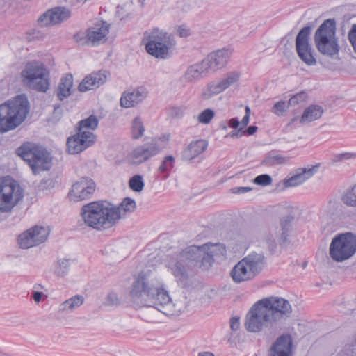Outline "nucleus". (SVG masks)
Returning <instances> with one entry per match:
<instances>
[{"mask_svg": "<svg viewBox=\"0 0 356 356\" xmlns=\"http://www.w3.org/2000/svg\"><path fill=\"white\" fill-rule=\"evenodd\" d=\"M128 298L136 306L154 307L168 316L179 315L186 308L183 301H172L162 280L149 269L134 276Z\"/></svg>", "mask_w": 356, "mask_h": 356, "instance_id": "nucleus-1", "label": "nucleus"}, {"mask_svg": "<svg viewBox=\"0 0 356 356\" xmlns=\"http://www.w3.org/2000/svg\"><path fill=\"white\" fill-rule=\"evenodd\" d=\"M292 313L290 302L281 297L262 298L252 305L245 317L244 327L248 332L258 333L265 328L276 327Z\"/></svg>", "mask_w": 356, "mask_h": 356, "instance_id": "nucleus-2", "label": "nucleus"}, {"mask_svg": "<svg viewBox=\"0 0 356 356\" xmlns=\"http://www.w3.org/2000/svg\"><path fill=\"white\" fill-rule=\"evenodd\" d=\"M80 215L86 227L98 232L111 228L121 218L120 208L106 201H95L83 205Z\"/></svg>", "mask_w": 356, "mask_h": 356, "instance_id": "nucleus-3", "label": "nucleus"}, {"mask_svg": "<svg viewBox=\"0 0 356 356\" xmlns=\"http://www.w3.org/2000/svg\"><path fill=\"white\" fill-rule=\"evenodd\" d=\"M265 264L264 254L252 253L234 266L230 275L236 283L251 280L261 272Z\"/></svg>", "mask_w": 356, "mask_h": 356, "instance_id": "nucleus-4", "label": "nucleus"}, {"mask_svg": "<svg viewBox=\"0 0 356 356\" xmlns=\"http://www.w3.org/2000/svg\"><path fill=\"white\" fill-rule=\"evenodd\" d=\"M334 19L325 20L316 31L314 42L318 51L325 56L332 57L337 54L339 47L335 36Z\"/></svg>", "mask_w": 356, "mask_h": 356, "instance_id": "nucleus-5", "label": "nucleus"}, {"mask_svg": "<svg viewBox=\"0 0 356 356\" xmlns=\"http://www.w3.org/2000/svg\"><path fill=\"white\" fill-rule=\"evenodd\" d=\"M23 83L29 88L45 92L49 87V72L39 61L29 62L21 72Z\"/></svg>", "mask_w": 356, "mask_h": 356, "instance_id": "nucleus-6", "label": "nucleus"}, {"mask_svg": "<svg viewBox=\"0 0 356 356\" xmlns=\"http://www.w3.org/2000/svg\"><path fill=\"white\" fill-rule=\"evenodd\" d=\"M17 152L29 163L34 174L50 168V155L41 146L27 143L19 147Z\"/></svg>", "mask_w": 356, "mask_h": 356, "instance_id": "nucleus-7", "label": "nucleus"}, {"mask_svg": "<svg viewBox=\"0 0 356 356\" xmlns=\"http://www.w3.org/2000/svg\"><path fill=\"white\" fill-rule=\"evenodd\" d=\"M355 252L356 236L351 232L336 235L330 244V256L337 262H342L350 259Z\"/></svg>", "mask_w": 356, "mask_h": 356, "instance_id": "nucleus-8", "label": "nucleus"}, {"mask_svg": "<svg viewBox=\"0 0 356 356\" xmlns=\"http://www.w3.org/2000/svg\"><path fill=\"white\" fill-rule=\"evenodd\" d=\"M23 190L10 177L0 179V213H9L22 200Z\"/></svg>", "mask_w": 356, "mask_h": 356, "instance_id": "nucleus-9", "label": "nucleus"}, {"mask_svg": "<svg viewBox=\"0 0 356 356\" xmlns=\"http://www.w3.org/2000/svg\"><path fill=\"white\" fill-rule=\"evenodd\" d=\"M168 140V136H163L161 138H155L149 143L137 146L129 154V162L133 165H139L147 161L164 149Z\"/></svg>", "mask_w": 356, "mask_h": 356, "instance_id": "nucleus-10", "label": "nucleus"}, {"mask_svg": "<svg viewBox=\"0 0 356 356\" xmlns=\"http://www.w3.org/2000/svg\"><path fill=\"white\" fill-rule=\"evenodd\" d=\"M311 32L310 26H305L298 33L296 38V49L299 58L307 65H314L316 60L314 56V50L309 43Z\"/></svg>", "mask_w": 356, "mask_h": 356, "instance_id": "nucleus-11", "label": "nucleus"}, {"mask_svg": "<svg viewBox=\"0 0 356 356\" xmlns=\"http://www.w3.org/2000/svg\"><path fill=\"white\" fill-rule=\"evenodd\" d=\"M49 231L42 226H35L19 235L17 242L21 248L28 249L44 243Z\"/></svg>", "mask_w": 356, "mask_h": 356, "instance_id": "nucleus-12", "label": "nucleus"}, {"mask_svg": "<svg viewBox=\"0 0 356 356\" xmlns=\"http://www.w3.org/2000/svg\"><path fill=\"white\" fill-rule=\"evenodd\" d=\"M95 140L96 136L92 131L77 129V133L67 140L68 152L72 154H79L92 146Z\"/></svg>", "mask_w": 356, "mask_h": 356, "instance_id": "nucleus-13", "label": "nucleus"}, {"mask_svg": "<svg viewBox=\"0 0 356 356\" xmlns=\"http://www.w3.org/2000/svg\"><path fill=\"white\" fill-rule=\"evenodd\" d=\"M95 190V182L91 179L82 177L72 185L68 197L74 202L85 200L91 197Z\"/></svg>", "mask_w": 356, "mask_h": 356, "instance_id": "nucleus-14", "label": "nucleus"}, {"mask_svg": "<svg viewBox=\"0 0 356 356\" xmlns=\"http://www.w3.org/2000/svg\"><path fill=\"white\" fill-rule=\"evenodd\" d=\"M232 52L230 49H218L210 53L202 61L209 72H216L223 68L228 63Z\"/></svg>", "mask_w": 356, "mask_h": 356, "instance_id": "nucleus-15", "label": "nucleus"}, {"mask_svg": "<svg viewBox=\"0 0 356 356\" xmlns=\"http://www.w3.org/2000/svg\"><path fill=\"white\" fill-rule=\"evenodd\" d=\"M71 12L65 7H56L42 14L38 22L42 26H53L67 20Z\"/></svg>", "mask_w": 356, "mask_h": 356, "instance_id": "nucleus-16", "label": "nucleus"}, {"mask_svg": "<svg viewBox=\"0 0 356 356\" xmlns=\"http://www.w3.org/2000/svg\"><path fill=\"white\" fill-rule=\"evenodd\" d=\"M207 249V245L201 246L191 245L183 250L178 254L181 259L187 263L188 267H195L198 264H202V259L204 257V251Z\"/></svg>", "mask_w": 356, "mask_h": 356, "instance_id": "nucleus-17", "label": "nucleus"}, {"mask_svg": "<svg viewBox=\"0 0 356 356\" xmlns=\"http://www.w3.org/2000/svg\"><path fill=\"white\" fill-rule=\"evenodd\" d=\"M319 167L320 164L318 163L297 169L294 175L284 180V185L286 187H293L303 184L317 172Z\"/></svg>", "mask_w": 356, "mask_h": 356, "instance_id": "nucleus-18", "label": "nucleus"}, {"mask_svg": "<svg viewBox=\"0 0 356 356\" xmlns=\"http://www.w3.org/2000/svg\"><path fill=\"white\" fill-rule=\"evenodd\" d=\"M168 270L174 276L176 281L180 283H186L188 279V270L191 267L187 266V263L179 255L169 261L167 265Z\"/></svg>", "mask_w": 356, "mask_h": 356, "instance_id": "nucleus-19", "label": "nucleus"}, {"mask_svg": "<svg viewBox=\"0 0 356 356\" xmlns=\"http://www.w3.org/2000/svg\"><path fill=\"white\" fill-rule=\"evenodd\" d=\"M107 78L106 72L99 71L87 75L79 83L78 89L80 92H86L98 88L104 84Z\"/></svg>", "mask_w": 356, "mask_h": 356, "instance_id": "nucleus-20", "label": "nucleus"}, {"mask_svg": "<svg viewBox=\"0 0 356 356\" xmlns=\"http://www.w3.org/2000/svg\"><path fill=\"white\" fill-rule=\"evenodd\" d=\"M147 97V91L143 88H138L131 91H125L120 98L122 107L128 108L134 107L142 102Z\"/></svg>", "mask_w": 356, "mask_h": 356, "instance_id": "nucleus-21", "label": "nucleus"}, {"mask_svg": "<svg viewBox=\"0 0 356 356\" xmlns=\"http://www.w3.org/2000/svg\"><path fill=\"white\" fill-rule=\"evenodd\" d=\"M108 32L109 24L100 22L88 29V40L92 45H98L106 42Z\"/></svg>", "mask_w": 356, "mask_h": 356, "instance_id": "nucleus-22", "label": "nucleus"}, {"mask_svg": "<svg viewBox=\"0 0 356 356\" xmlns=\"http://www.w3.org/2000/svg\"><path fill=\"white\" fill-rule=\"evenodd\" d=\"M10 113H0L1 132H6L14 129L25 120L27 113H14L13 115H9Z\"/></svg>", "mask_w": 356, "mask_h": 356, "instance_id": "nucleus-23", "label": "nucleus"}, {"mask_svg": "<svg viewBox=\"0 0 356 356\" xmlns=\"http://www.w3.org/2000/svg\"><path fill=\"white\" fill-rule=\"evenodd\" d=\"M208 73L209 72L207 68L204 65V62L202 61L190 65L181 77V81L185 83L196 82Z\"/></svg>", "mask_w": 356, "mask_h": 356, "instance_id": "nucleus-24", "label": "nucleus"}, {"mask_svg": "<svg viewBox=\"0 0 356 356\" xmlns=\"http://www.w3.org/2000/svg\"><path fill=\"white\" fill-rule=\"evenodd\" d=\"M208 142L200 139L191 142L181 152L182 159L192 161L201 155L207 148Z\"/></svg>", "mask_w": 356, "mask_h": 356, "instance_id": "nucleus-25", "label": "nucleus"}, {"mask_svg": "<svg viewBox=\"0 0 356 356\" xmlns=\"http://www.w3.org/2000/svg\"><path fill=\"white\" fill-rule=\"evenodd\" d=\"M292 341L289 335H282L272 345L270 356H291Z\"/></svg>", "mask_w": 356, "mask_h": 356, "instance_id": "nucleus-26", "label": "nucleus"}, {"mask_svg": "<svg viewBox=\"0 0 356 356\" xmlns=\"http://www.w3.org/2000/svg\"><path fill=\"white\" fill-rule=\"evenodd\" d=\"M0 111H29V103L25 95H19L0 105Z\"/></svg>", "mask_w": 356, "mask_h": 356, "instance_id": "nucleus-27", "label": "nucleus"}, {"mask_svg": "<svg viewBox=\"0 0 356 356\" xmlns=\"http://www.w3.org/2000/svg\"><path fill=\"white\" fill-rule=\"evenodd\" d=\"M205 255L202 259V264L204 266H211L214 261L215 257H224L226 254V248L222 243H206Z\"/></svg>", "mask_w": 356, "mask_h": 356, "instance_id": "nucleus-28", "label": "nucleus"}, {"mask_svg": "<svg viewBox=\"0 0 356 356\" xmlns=\"http://www.w3.org/2000/svg\"><path fill=\"white\" fill-rule=\"evenodd\" d=\"M176 42H153L145 44L146 51L156 58L165 59L169 57V51L174 47Z\"/></svg>", "mask_w": 356, "mask_h": 356, "instance_id": "nucleus-29", "label": "nucleus"}, {"mask_svg": "<svg viewBox=\"0 0 356 356\" xmlns=\"http://www.w3.org/2000/svg\"><path fill=\"white\" fill-rule=\"evenodd\" d=\"M145 38L147 40L146 44H152L153 42H176L173 36L163 30L158 28L153 29L149 33H145Z\"/></svg>", "mask_w": 356, "mask_h": 356, "instance_id": "nucleus-30", "label": "nucleus"}, {"mask_svg": "<svg viewBox=\"0 0 356 356\" xmlns=\"http://www.w3.org/2000/svg\"><path fill=\"white\" fill-rule=\"evenodd\" d=\"M73 86V76L72 74H66L58 84L57 96L60 100H63L70 95V90Z\"/></svg>", "mask_w": 356, "mask_h": 356, "instance_id": "nucleus-31", "label": "nucleus"}, {"mask_svg": "<svg viewBox=\"0 0 356 356\" xmlns=\"http://www.w3.org/2000/svg\"><path fill=\"white\" fill-rule=\"evenodd\" d=\"M322 113H302L300 115H297L291 118L289 125L298 127L307 124L314 120L321 118Z\"/></svg>", "mask_w": 356, "mask_h": 356, "instance_id": "nucleus-32", "label": "nucleus"}, {"mask_svg": "<svg viewBox=\"0 0 356 356\" xmlns=\"http://www.w3.org/2000/svg\"><path fill=\"white\" fill-rule=\"evenodd\" d=\"M264 240L269 250L273 252L278 244L284 243L286 239L282 238V236L277 232V228L273 227L265 236Z\"/></svg>", "mask_w": 356, "mask_h": 356, "instance_id": "nucleus-33", "label": "nucleus"}, {"mask_svg": "<svg viewBox=\"0 0 356 356\" xmlns=\"http://www.w3.org/2000/svg\"><path fill=\"white\" fill-rule=\"evenodd\" d=\"M225 90V89L221 79L213 81L207 84V87L202 91V96L204 99H208Z\"/></svg>", "mask_w": 356, "mask_h": 356, "instance_id": "nucleus-34", "label": "nucleus"}, {"mask_svg": "<svg viewBox=\"0 0 356 356\" xmlns=\"http://www.w3.org/2000/svg\"><path fill=\"white\" fill-rule=\"evenodd\" d=\"M84 302V298L81 295H75L60 305L59 309L61 312H72L79 308Z\"/></svg>", "mask_w": 356, "mask_h": 356, "instance_id": "nucleus-35", "label": "nucleus"}, {"mask_svg": "<svg viewBox=\"0 0 356 356\" xmlns=\"http://www.w3.org/2000/svg\"><path fill=\"white\" fill-rule=\"evenodd\" d=\"M175 163V158L172 155H168L163 157L161 165L158 168L159 172L164 175V178H167L171 170L174 168Z\"/></svg>", "mask_w": 356, "mask_h": 356, "instance_id": "nucleus-36", "label": "nucleus"}, {"mask_svg": "<svg viewBox=\"0 0 356 356\" xmlns=\"http://www.w3.org/2000/svg\"><path fill=\"white\" fill-rule=\"evenodd\" d=\"M70 260L68 259L62 258L58 259L55 266L54 273L57 277H65L70 270Z\"/></svg>", "mask_w": 356, "mask_h": 356, "instance_id": "nucleus-37", "label": "nucleus"}, {"mask_svg": "<svg viewBox=\"0 0 356 356\" xmlns=\"http://www.w3.org/2000/svg\"><path fill=\"white\" fill-rule=\"evenodd\" d=\"M145 127L142 119L140 117L135 118L131 124V137L134 140H138L144 134Z\"/></svg>", "mask_w": 356, "mask_h": 356, "instance_id": "nucleus-38", "label": "nucleus"}, {"mask_svg": "<svg viewBox=\"0 0 356 356\" xmlns=\"http://www.w3.org/2000/svg\"><path fill=\"white\" fill-rule=\"evenodd\" d=\"M287 161V158H285L280 154L270 152L263 160L262 164L268 167H271L285 163Z\"/></svg>", "mask_w": 356, "mask_h": 356, "instance_id": "nucleus-39", "label": "nucleus"}, {"mask_svg": "<svg viewBox=\"0 0 356 356\" xmlns=\"http://www.w3.org/2000/svg\"><path fill=\"white\" fill-rule=\"evenodd\" d=\"M98 126V120L94 115H91L86 119L80 120L78 122L77 129L81 130L91 131L95 130Z\"/></svg>", "mask_w": 356, "mask_h": 356, "instance_id": "nucleus-40", "label": "nucleus"}, {"mask_svg": "<svg viewBox=\"0 0 356 356\" xmlns=\"http://www.w3.org/2000/svg\"><path fill=\"white\" fill-rule=\"evenodd\" d=\"M294 217L291 215H288L280 219V226L277 228V232L282 236L283 238L286 239L287 232L290 230L291 222Z\"/></svg>", "mask_w": 356, "mask_h": 356, "instance_id": "nucleus-41", "label": "nucleus"}, {"mask_svg": "<svg viewBox=\"0 0 356 356\" xmlns=\"http://www.w3.org/2000/svg\"><path fill=\"white\" fill-rule=\"evenodd\" d=\"M240 79V74L237 72H229L227 73L222 79L221 81L224 86L225 89H227L234 83H237Z\"/></svg>", "mask_w": 356, "mask_h": 356, "instance_id": "nucleus-42", "label": "nucleus"}, {"mask_svg": "<svg viewBox=\"0 0 356 356\" xmlns=\"http://www.w3.org/2000/svg\"><path fill=\"white\" fill-rule=\"evenodd\" d=\"M120 210L121 218L126 213L133 212L136 209V202L133 199L126 197L118 207Z\"/></svg>", "mask_w": 356, "mask_h": 356, "instance_id": "nucleus-43", "label": "nucleus"}, {"mask_svg": "<svg viewBox=\"0 0 356 356\" xmlns=\"http://www.w3.org/2000/svg\"><path fill=\"white\" fill-rule=\"evenodd\" d=\"M356 152H343L341 154H337L332 156L331 162L332 163H343L347 161L355 160Z\"/></svg>", "mask_w": 356, "mask_h": 356, "instance_id": "nucleus-44", "label": "nucleus"}, {"mask_svg": "<svg viewBox=\"0 0 356 356\" xmlns=\"http://www.w3.org/2000/svg\"><path fill=\"white\" fill-rule=\"evenodd\" d=\"M356 184L342 197L343 202L350 207H356Z\"/></svg>", "mask_w": 356, "mask_h": 356, "instance_id": "nucleus-45", "label": "nucleus"}, {"mask_svg": "<svg viewBox=\"0 0 356 356\" xmlns=\"http://www.w3.org/2000/svg\"><path fill=\"white\" fill-rule=\"evenodd\" d=\"M129 187L136 192H140L144 188V181L143 177L139 175L132 177L129 182Z\"/></svg>", "mask_w": 356, "mask_h": 356, "instance_id": "nucleus-46", "label": "nucleus"}, {"mask_svg": "<svg viewBox=\"0 0 356 356\" xmlns=\"http://www.w3.org/2000/svg\"><path fill=\"white\" fill-rule=\"evenodd\" d=\"M307 94L305 91H301L293 95L287 102L288 106L293 107L300 103L304 102L307 99Z\"/></svg>", "mask_w": 356, "mask_h": 356, "instance_id": "nucleus-47", "label": "nucleus"}, {"mask_svg": "<svg viewBox=\"0 0 356 356\" xmlns=\"http://www.w3.org/2000/svg\"><path fill=\"white\" fill-rule=\"evenodd\" d=\"M273 179L271 177L267 174H264L256 177L254 183L257 185L266 186L271 184Z\"/></svg>", "mask_w": 356, "mask_h": 356, "instance_id": "nucleus-48", "label": "nucleus"}, {"mask_svg": "<svg viewBox=\"0 0 356 356\" xmlns=\"http://www.w3.org/2000/svg\"><path fill=\"white\" fill-rule=\"evenodd\" d=\"M105 303L109 306L120 305V302L118 294L113 291L110 292L106 298Z\"/></svg>", "mask_w": 356, "mask_h": 356, "instance_id": "nucleus-49", "label": "nucleus"}, {"mask_svg": "<svg viewBox=\"0 0 356 356\" xmlns=\"http://www.w3.org/2000/svg\"><path fill=\"white\" fill-rule=\"evenodd\" d=\"M74 40L81 44V45H87L90 44V42H89V40H88V31L86 32V34L83 33H77L74 35Z\"/></svg>", "mask_w": 356, "mask_h": 356, "instance_id": "nucleus-50", "label": "nucleus"}, {"mask_svg": "<svg viewBox=\"0 0 356 356\" xmlns=\"http://www.w3.org/2000/svg\"><path fill=\"white\" fill-rule=\"evenodd\" d=\"M348 39L356 53V24H353L348 32Z\"/></svg>", "mask_w": 356, "mask_h": 356, "instance_id": "nucleus-51", "label": "nucleus"}, {"mask_svg": "<svg viewBox=\"0 0 356 356\" xmlns=\"http://www.w3.org/2000/svg\"><path fill=\"white\" fill-rule=\"evenodd\" d=\"M214 117V113H200L198 115V121L200 123L207 124Z\"/></svg>", "mask_w": 356, "mask_h": 356, "instance_id": "nucleus-52", "label": "nucleus"}, {"mask_svg": "<svg viewBox=\"0 0 356 356\" xmlns=\"http://www.w3.org/2000/svg\"><path fill=\"white\" fill-rule=\"evenodd\" d=\"M289 108L290 106H288V102L284 100L276 102L273 107L275 111H284L286 109Z\"/></svg>", "mask_w": 356, "mask_h": 356, "instance_id": "nucleus-53", "label": "nucleus"}, {"mask_svg": "<svg viewBox=\"0 0 356 356\" xmlns=\"http://www.w3.org/2000/svg\"><path fill=\"white\" fill-rule=\"evenodd\" d=\"M245 135V131L242 129V128H238L236 131H232L230 132L228 135H227L225 137H230L232 138H238L241 136Z\"/></svg>", "mask_w": 356, "mask_h": 356, "instance_id": "nucleus-54", "label": "nucleus"}, {"mask_svg": "<svg viewBox=\"0 0 356 356\" xmlns=\"http://www.w3.org/2000/svg\"><path fill=\"white\" fill-rule=\"evenodd\" d=\"M230 327L234 331H237L240 328V320L238 317H232L230 319Z\"/></svg>", "mask_w": 356, "mask_h": 356, "instance_id": "nucleus-55", "label": "nucleus"}, {"mask_svg": "<svg viewBox=\"0 0 356 356\" xmlns=\"http://www.w3.org/2000/svg\"><path fill=\"white\" fill-rule=\"evenodd\" d=\"M177 31L179 36L181 38H185L190 35L189 29L184 26H179Z\"/></svg>", "mask_w": 356, "mask_h": 356, "instance_id": "nucleus-56", "label": "nucleus"}, {"mask_svg": "<svg viewBox=\"0 0 356 356\" xmlns=\"http://www.w3.org/2000/svg\"><path fill=\"white\" fill-rule=\"evenodd\" d=\"M234 193H245L252 190L250 187H236L232 189Z\"/></svg>", "mask_w": 356, "mask_h": 356, "instance_id": "nucleus-57", "label": "nucleus"}, {"mask_svg": "<svg viewBox=\"0 0 356 356\" xmlns=\"http://www.w3.org/2000/svg\"><path fill=\"white\" fill-rule=\"evenodd\" d=\"M228 125L234 129H238L241 127V122L237 118H232L228 121Z\"/></svg>", "mask_w": 356, "mask_h": 356, "instance_id": "nucleus-58", "label": "nucleus"}, {"mask_svg": "<svg viewBox=\"0 0 356 356\" xmlns=\"http://www.w3.org/2000/svg\"><path fill=\"white\" fill-rule=\"evenodd\" d=\"M250 120V113H246L245 115L243 117L241 122V127L240 128L243 129L248 125Z\"/></svg>", "mask_w": 356, "mask_h": 356, "instance_id": "nucleus-59", "label": "nucleus"}, {"mask_svg": "<svg viewBox=\"0 0 356 356\" xmlns=\"http://www.w3.org/2000/svg\"><path fill=\"white\" fill-rule=\"evenodd\" d=\"M304 111H323V109L318 105H310Z\"/></svg>", "mask_w": 356, "mask_h": 356, "instance_id": "nucleus-60", "label": "nucleus"}, {"mask_svg": "<svg viewBox=\"0 0 356 356\" xmlns=\"http://www.w3.org/2000/svg\"><path fill=\"white\" fill-rule=\"evenodd\" d=\"M43 296L42 292L35 291L33 293V298L35 302L38 303L41 301Z\"/></svg>", "mask_w": 356, "mask_h": 356, "instance_id": "nucleus-61", "label": "nucleus"}, {"mask_svg": "<svg viewBox=\"0 0 356 356\" xmlns=\"http://www.w3.org/2000/svg\"><path fill=\"white\" fill-rule=\"evenodd\" d=\"M257 130V127L256 126H250L247 130H245V134L249 136L253 135Z\"/></svg>", "mask_w": 356, "mask_h": 356, "instance_id": "nucleus-62", "label": "nucleus"}, {"mask_svg": "<svg viewBox=\"0 0 356 356\" xmlns=\"http://www.w3.org/2000/svg\"><path fill=\"white\" fill-rule=\"evenodd\" d=\"M198 356H215L211 352H202L198 354Z\"/></svg>", "mask_w": 356, "mask_h": 356, "instance_id": "nucleus-63", "label": "nucleus"}, {"mask_svg": "<svg viewBox=\"0 0 356 356\" xmlns=\"http://www.w3.org/2000/svg\"><path fill=\"white\" fill-rule=\"evenodd\" d=\"M245 111H250V108H249V106H245Z\"/></svg>", "mask_w": 356, "mask_h": 356, "instance_id": "nucleus-64", "label": "nucleus"}]
</instances>
